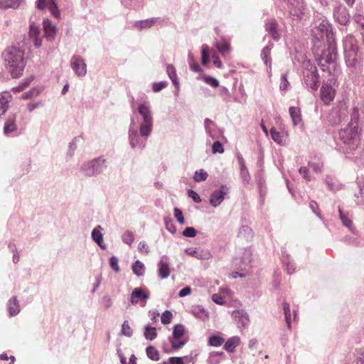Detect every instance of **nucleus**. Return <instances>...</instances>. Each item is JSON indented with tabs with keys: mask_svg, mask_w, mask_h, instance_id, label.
I'll return each mask as SVG.
<instances>
[{
	"mask_svg": "<svg viewBox=\"0 0 364 364\" xmlns=\"http://www.w3.org/2000/svg\"><path fill=\"white\" fill-rule=\"evenodd\" d=\"M133 110L128 129V140L132 149L143 150L154 128V117L150 102L145 101Z\"/></svg>",
	"mask_w": 364,
	"mask_h": 364,
	"instance_id": "nucleus-1",
	"label": "nucleus"
},
{
	"mask_svg": "<svg viewBox=\"0 0 364 364\" xmlns=\"http://www.w3.org/2000/svg\"><path fill=\"white\" fill-rule=\"evenodd\" d=\"M25 49L20 43L8 47L2 53V58L7 71L13 78L20 77L26 65L24 57Z\"/></svg>",
	"mask_w": 364,
	"mask_h": 364,
	"instance_id": "nucleus-2",
	"label": "nucleus"
},
{
	"mask_svg": "<svg viewBox=\"0 0 364 364\" xmlns=\"http://www.w3.org/2000/svg\"><path fill=\"white\" fill-rule=\"evenodd\" d=\"M314 58L323 72L332 75L336 70L337 48L336 43L321 44L312 46Z\"/></svg>",
	"mask_w": 364,
	"mask_h": 364,
	"instance_id": "nucleus-3",
	"label": "nucleus"
},
{
	"mask_svg": "<svg viewBox=\"0 0 364 364\" xmlns=\"http://www.w3.org/2000/svg\"><path fill=\"white\" fill-rule=\"evenodd\" d=\"M313 46L317 43L326 44L336 43L335 33L331 23L328 20H323L318 26H316L311 30Z\"/></svg>",
	"mask_w": 364,
	"mask_h": 364,
	"instance_id": "nucleus-4",
	"label": "nucleus"
},
{
	"mask_svg": "<svg viewBox=\"0 0 364 364\" xmlns=\"http://www.w3.org/2000/svg\"><path fill=\"white\" fill-rule=\"evenodd\" d=\"M107 159L100 156L83 162L80 167V172L86 177H96L107 168Z\"/></svg>",
	"mask_w": 364,
	"mask_h": 364,
	"instance_id": "nucleus-5",
	"label": "nucleus"
},
{
	"mask_svg": "<svg viewBox=\"0 0 364 364\" xmlns=\"http://www.w3.org/2000/svg\"><path fill=\"white\" fill-rule=\"evenodd\" d=\"M339 136L343 143L348 146L347 149L349 151L355 150L359 144V132L355 127L348 125L339 132Z\"/></svg>",
	"mask_w": 364,
	"mask_h": 364,
	"instance_id": "nucleus-6",
	"label": "nucleus"
},
{
	"mask_svg": "<svg viewBox=\"0 0 364 364\" xmlns=\"http://www.w3.org/2000/svg\"><path fill=\"white\" fill-rule=\"evenodd\" d=\"M319 81L320 76L316 67L309 63L307 68L304 71L302 85L314 92L317 90Z\"/></svg>",
	"mask_w": 364,
	"mask_h": 364,
	"instance_id": "nucleus-7",
	"label": "nucleus"
},
{
	"mask_svg": "<svg viewBox=\"0 0 364 364\" xmlns=\"http://www.w3.org/2000/svg\"><path fill=\"white\" fill-rule=\"evenodd\" d=\"M252 259V250L250 247L240 250L237 256L234 259L235 265L240 271L250 272L251 270V262Z\"/></svg>",
	"mask_w": 364,
	"mask_h": 364,
	"instance_id": "nucleus-8",
	"label": "nucleus"
},
{
	"mask_svg": "<svg viewBox=\"0 0 364 364\" xmlns=\"http://www.w3.org/2000/svg\"><path fill=\"white\" fill-rule=\"evenodd\" d=\"M354 42L355 40L352 36L346 37L343 41L346 63L348 66L350 67H355L358 63L355 58L356 46Z\"/></svg>",
	"mask_w": 364,
	"mask_h": 364,
	"instance_id": "nucleus-9",
	"label": "nucleus"
},
{
	"mask_svg": "<svg viewBox=\"0 0 364 364\" xmlns=\"http://www.w3.org/2000/svg\"><path fill=\"white\" fill-rule=\"evenodd\" d=\"M333 6V16L334 21L341 26L348 25L350 20V15L348 10L337 1H335Z\"/></svg>",
	"mask_w": 364,
	"mask_h": 364,
	"instance_id": "nucleus-10",
	"label": "nucleus"
},
{
	"mask_svg": "<svg viewBox=\"0 0 364 364\" xmlns=\"http://www.w3.org/2000/svg\"><path fill=\"white\" fill-rule=\"evenodd\" d=\"M149 296V291L145 287L134 288L130 294V302L132 305H136L140 301L146 304Z\"/></svg>",
	"mask_w": 364,
	"mask_h": 364,
	"instance_id": "nucleus-11",
	"label": "nucleus"
},
{
	"mask_svg": "<svg viewBox=\"0 0 364 364\" xmlns=\"http://www.w3.org/2000/svg\"><path fill=\"white\" fill-rule=\"evenodd\" d=\"M70 67L78 77H84L87 73V65L80 55H74L70 59Z\"/></svg>",
	"mask_w": 364,
	"mask_h": 364,
	"instance_id": "nucleus-12",
	"label": "nucleus"
},
{
	"mask_svg": "<svg viewBox=\"0 0 364 364\" xmlns=\"http://www.w3.org/2000/svg\"><path fill=\"white\" fill-rule=\"evenodd\" d=\"M321 99L325 105H329L334 99L336 90L328 82H323L320 90Z\"/></svg>",
	"mask_w": 364,
	"mask_h": 364,
	"instance_id": "nucleus-13",
	"label": "nucleus"
},
{
	"mask_svg": "<svg viewBox=\"0 0 364 364\" xmlns=\"http://www.w3.org/2000/svg\"><path fill=\"white\" fill-rule=\"evenodd\" d=\"M228 193V188L226 186H222L220 189L214 191L210 197V204L215 208L219 206Z\"/></svg>",
	"mask_w": 364,
	"mask_h": 364,
	"instance_id": "nucleus-14",
	"label": "nucleus"
},
{
	"mask_svg": "<svg viewBox=\"0 0 364 364\" xmlns=\"http://www.w3.org/2000/svg\"><path fill=\"white\" fill-rule=\"evenodd\" d=\"M204 127L206 134L212 139H217L216 132H218L219 135L223 137V130L218 128L213 120L205 118L204 119Z\"/></svg>",
	"mask_w": 364,
	"mask_h": 364,
	"instance_id": "nucleus-15",
	"label": "nucleus"
},
{
	"mask_svg": "<svg viewBox=\"0 0 364 364\" xmlns=\"http://www.w3.org/2000/svg\"><path fill=\"white\" fill-rule=\"evenodd\" d=\"M28 35L35 47L39 48L42 46V39L39 36L40 27L33 21H30Z\"/></svg>",
	"mask_w": 364,
	"mask_h": 364,
	"instance_id": "nucleus-16",
	"label": "nucleus"
},
{
	"mask_svg": "<svg viewBox=\"0 0 364 364\" xmlns=\"http://www.w3.org/2000/svg\"><path fill=\"white\" fill-rule=\"evenodd\" d=\"M185 252L201 260H208L212 257L210 252L208 250H198L196 247H188L185 250Z\"/></svg>",
	"mask_w": 364,
	"mask_h": 364,
	"instance_id": "nucleus-17",
	"label": "nucleus"
},
{
	"mask_svg": "<svg viewBox=\"0 0 364 364\" xmlns=\"http://www.w3.org/2000/svg\"><path fill=\"white\" fill-rule=\"evenodd\" d=\"M168 258L164 255L158 262V273L161 279H166L170 275V267L168 264Z\"/></svg>",
	"mask_w": 364,
	"mask_h": 364,
	"instance_id": "nucleus-18",
	"label": "nucleus"
},
{
	"mask_svg": "<svg viewBox=\"0 0 364 364\" xmlns=\"http://www.w3.org/2000/svg\"><path fill=\"white\" fill-rule=\"evenodd\" d=\"M265 31L274 41H279L281 35L279 33V25L275 19H271L265 23Z\"/></svg>",
	"mask_w": 364,
	"mask_h": 364,
	"instance_id": "nucleus-19",
	"label": "nucleus"
},
{
	"mask_svg": "<svg viewBox=\"0 0 364 364\" xmlns=\"http://www.w3.org/2000/svg\"><path fill=\"white\" fill-rule=\"evenodd\" d=\"M363 106L361 103L355 105L353 107L352 112L350 114V120L348 125L355 127V128L358 129L360 114L363 112Z\"/></svg>",
	"mask_w": 364,
	"mask_h": 364,
	"instance_id": "nucleus-20",
	"label": "nucleus"
},
{
	"mask_svg": "<svg viewBox=\"0 0 364 364\" xmlns=\"http://www.w3.org/2000/svg\"><path fill=\"white\" fill-rule=\"evenodd\" d=\"M44 35L48 41H52L55 36L57 28L49 19L43 21Z\"/></svg>",
	"mask_w": 364,
	"mask_h": 364,
	"instance_id": "nucleus-21",
	"label": "nucleus"
},
{
	"mask_svg": "<svg viewBox=\"0 0 364 364\" xmlns=\"http://www.w3.org/2000/svg\"><path fill=\"white\" fill-rule=\"evenodd\" d=\"M16 114H10L4 126V134L8 135L17 129L16 124Z\"/></svg>",
	"mask_w": 364,
	"mask_h": 364,
	"instance_id": "nucleus-22",
	"label": "nucleus"
},
{
	"mask_svg": "<svg viewBox=\"0 0 364 364\" xmlns=\"http://www.w3.org/2000/svg\"><path fill=\"white\" fill-rule=\"evenodd\" d=\"M273 48V43H269L261 51V58L264 63L269 68L268 72L270 73L272 70V58L270 57L271 50Z\"/></svg>",
	"mask_w": 364,
	"mask_h": 364,
	"instance_id": "nucleus-23",
	"label": "nucleus"
},
{
	"mask_svg": "<svg viewBox=\"0 0 364 364\" xmlns=\"http://www.w3.org/2000/svg\"><path fill=\"white\" fill-rule=\"evenodd\" d=\"M12 96L9 92L5 91L0 93V110L2 111L0 117L4 115L9 107V102Z\"/></svg>",
	"mask_w": 364,
	"mask_h": 364,
	"instance_id": "nucleus-24",
	"label": "nucleus"
},
{
	"mask_svg": "<svg viewBox=\"0 0 364 364\" xmlns=\"http://www.w3.org/2000/svg\"><path fill=\"white\" fill-rule=\"evenodd\" d=\"M158 21L157 18H151L144 20L135 21L133 26L138 31L151 28Z\"/></svg>",
	"mask_w": 364,
	"mask_h": 364,
	"instance_id": "nucleus-25",
	"label": "nucleus"
},
{
	"mask_svg": "<svg viewBox=\"0 0 364 364\" xmlns=\"http://www.w3.org/2000/svg\"><path fill=\"white\" fill-rule=\"evenodd\" d=\"M7 309L10 316H16L20 312V305L16 296H13L9 299Z\"/></svg>",
	"mask_w": 364,
	"mask_h": 364,
	"instance_id": "nucleus-26",
	"label": "nucleus"
},
{
	"mask_svg": "<svg viewBox=\"0 0 364 364\" xmlns=\"http://www.w3.org/2000/svg\"><path fill=\"white\" fill-rule=\"evenodd\" d=\"M289 114L294 126L303 125L301 110L299 107H290Z\"/></svg>",
	"mask_w": 364,
	"mask_h": 364,
	"instance_id": "nucleus-27",
	"label": "nucleus"
},
{
	"mask_svg": "<svg viewBox=\"0 0 364 364\" xmlns=\"http://www.w3.org/2000/svg\"><path fill=\"white\" fill-rule=\"evenodd\" d=\"M191 313L198 318L205 321L208 318V311L201 305H196L191 307Z\"/></svg>",
	"mask_w": 364,
	"mask_h": 364,
	"instance_id": "nucleus-28",
	"label": "nucleus"
},
{
	"mask_svg": "<svg viewBox=\"0 0 364 364\" xmlns=\"http://www.w3.org/2000/svg\"><path fill=\"white\" fill-rule=\"evenodd\" d=\"M102 228L100 225L95 228L91 233L92 240L102 249H105L106 246L103 245V235L102 233Z\"/></svg>",
	"mask_w": 364,
	"mask_h": 364,
	"instance_id": "nucleus-29",
	"label": "nucleus"
},
{
	"mask_svg": "<svg viewBox=\"0 0 364 364\" xmlns=\"http://www.w3.org/2000/svg\"><path fill=\"white\" fill-rule=\"evenodd\" d=\"M240 342V338L239 336H232L227 340L223 346V348L229 352L234 353L235 348L239 346Z\"/></svg>",
	"mask_w": 364,
	"mask_h": 364,
	"instance_id": "nucleus-30",
	"label": "nucleus"
},
{
	"mask_svg": "<svg viewBox=\"0 0 364 364\" xmlns=\"http://www.w3.org/2000/svg\"><path fill=\"white\" fill-rule=\"evenodd\" d=\"M24 2V0H0V9H16Z\"/></svg>",
	"mask_w": 364,
	"mask_h": 364,
	"instance_id": "nucleus-31",
	"label": "nucleus"
},
{
	"mask_svg": "<svg viewBox=\"0 0 364 364\" xmlns=\"http://www.w3.org/2000/svg\"><path fill=\"white\" fill-rule=\"evenodd\" d=\"M166 73L170 78V80L172 81L173 85L175 86L176 89L178 90L179 89V81L177 77L176 70L175 67L169 64L166 66Z\"/></svg>",
	"mask_w": 364,
	"mask_h": 364,
	"instance_id": "nucleus-32",
	"label": "nucleus"
},
{
	"mask_svg": "<svg viewBox=\"0 0 364 364\" xmlns=\"http://www.w3.org/2000/svg\"><path fill=\"white\" fill-rule=\"evenodd\" d=\"M233 316L241 326L245 327L248 324L249 316L247 314L244 312L242 310L234 311Z\"/></svg>",
	"mask_w": 364,
	"mask_h": 364,
	"instance_id": "nucleus-33",
	"label": "nucleus"
},
{
	"mask_svg": "<svg viewBox=\"0 0 364 364\" xmlns=\"http://www.w3.org/2000/svg\"><path fill=\"white\" fill-rule=\"evenodd\" d=\"M282 262L283 265L285 267L287 272L289 274H291L294 272L295 270V264L291 261L289 256L285 252H282Z\"/></svg>",
	"mask_w": 364,
	"mask_h": 364,
	"instance_id": "nucleus-34",
	"label": "nucleus"
},
{
	"mask_svg": "<svg viewBox=\"0 0 364 364\" xmlns=\"http://www.w3.org/2000/svg\"><path fill=\"white\" fill-rule=\"evenodd\" d=\"M215 47L223 56L229 54L230 44L225 39H221L215 43Z\"/></svg>",
	"mask_w": 364,
	"mask_h": 364,
	"instance_id": "nucleus-35",
	"label": "nucleus"
},
{
	"mask_svg": "<svg viewBox=\"0 0 364 364\" xmlns=\"http://www.w3.org/2000/svg\"><path fill=\"white\" fill-rule=\"evenodd\" d=\"M290 5L294 7V9L290 11L294 16H299L304 9V0H290Z\"/></svg>",
	"mask_w": 364,
	"mask_h": 364,
	"instance_id": "nucleus-36",
	"label": "nucleus"
},
{
	"mask_svg": "<svg viewBox=\"0 0 364 364\" xmlns=\"http://www.w3.org/2000/svg\"><path fill=\"white\" fill-rule=\"evenodd\" d=\"M133 273L137 277H142L145 274V266L143 262L136 260L132 265Z\"/></svg>",
	"mask_w": 364,
	"mask_h": 364,
	"instance_id": "nucleus-37",
	"label": "nucleus"
},
{
	"mask_svg": "<svg viewBox=\"0 0 364 364\" xmlns=\"http://www.w3.org/2000/svg\"><path fill=\"white\" fill-rule=\"evenodd\" d=\"M144 336L148 341H153L157 337L156 328L150 324L144 326Z\"/></svg>",
	"mask_w": 364,
	"mask_h": 364,
	"instance_id": "nucleus-38",
	"label": "nucleus"
},
{
	"mask_svg": "<svg viewBox=\"0 0 364 364\" xmlns=\"http://www.w3.org/2000/svg\"><path fill=\"white\" fill-rule=\"evenodd\" d=\"M340 219L343 223V225L348 228L352 232H354V228L353 227V221L348 217V214L344 213L341 208H338Z\"/></svg>",
	"mask_w": 364,
	"mask_h": 364,
	"instance_id": "nucleus-39",
	"label": "nucleus"
},
{
	"mask_svg": "<svg viewBox=\"0 0 364 364\" xmlns=\"http://www.w3.org/2000/svg\"><path fill=\"white\" fill-rule=\"evenodd\" d=\"M185 333V327L183 324H176L173 328L172 336H169L168 338L172 340H178L182 338Z\"/></svg>",
	"mask_w": 364,
	"mask_h": 364,
	"instance_id": "nucleus-40",
	"label": "nucleus"
},
{
	"mask_svg": "<svg viewBox=\"0 0 364 364\" xmlns=\"http://www.w3.org/2000/svg\"><path fill=\"white\" fill-rule=\"evenodd\" d=\"M358 186L359 191L355 193V202L358 205H364V183L358 182Z\"/></svg>",
	"mask_w": 364,
	"mask_h": 364,
	"instance_id": "nucleus-41",
	"label": "nucleus"
},
{
	"mask_svg": "<svg viewBox=\"0 0 364 364\" xmlns=\"http://www.w3.org/2000/svg\"><path fill=\"white\" fill-rule=\"evenodd\" d=\"M147 357L151 360L157 361L159 360V353L155 347L149 346L146 349Z\"/></svg>",
	"mask_w": 364,
	"mask_h": 364,
	"instance_id": "nucleus-42",
	"label": "nucleus"
},
{
	"mask_svg": "<svg viewBox=\"0 0 364 364\" xmlns=\"http://www.w3.org/2000/svg\"><path fill=\"white\" fill-rule=\"evenodd\" d=\"M33 79V76H30L28 77L25 78L19 85L13 87L12 90L15 92H20L23 91L26 87H28L31 84Z\"/></svg>",
	"mask_w": 364,
	"mask_h": 364,
	"instance_id": "nucleus-43",
	"label": "nucleus"
},
{
	"mask_svg": "<svg viewBox=\"0 0 364 364\" xmlns=\"http://www.w3.org/2000/svg\"><path fill=\"white\" fill-rule=\"evenodd\" d=\"M208 173L204 169H199L195 171L193 178L197 183L203 182L207 179Z\"/></svg>",
	"mask_w": 364,
	"mask_h": 364,
	"instance_id": "nucleus-44",
	"label": "nucleus"
},
{
	"mask_svg": "<svg viewBox=\"0 0 364 364\" xmlns=\"http://www.w3.org/2000/svg\"><path fill=\"white\" fill-rule=\"evenodd\" d=\"M239 235L247 240L252 238L253 232L252 229L247 225H242L239 230Z\"/></svg>",
	"mask_w": 364,
	"mask_h": 364,
	"instance_id": "nucleus-45",
	"label": "nucleus"
},
{
	"mask_svg": "<svg viewBox=\"0 0 364 364\" xmlns=\"http://www.w3.org/2000/svg\"><path fill=\"white\" fill-rule=\"evenodd\" d=\"M224 342V338L221 336L212 335L208 338V344L211 346H220Z\"/></svg>",
	"mask_w": 364,
	"mask_h": 364,
	"instance_id": "nucleus-46",
	"label": "nucleus"
},
{
	"mask_svg": "<svg viewBox=\"0 0 364 364\" xmlns=\"http://www.w3.org/2000/svg\"><path fill=\"white\" fill-rule=\"evenodd\" d=\"M270 135L272 139L278 144H284V138L282 135L276 130L275 128L272 127L270 129Z\"/></svg>",
	"mask_w": 364,
	"mask_h": 364,
	"instance_id": "nucleus-47",
	"label": "nucleus"
},
{
	"mask_svg": "<svg viewBox=\"0 0 364 364\" xmlns=\"http://www.w3.org/2000/svg\"><path fill=\"white\" fill-rule=\"evenodd\" d=\"M122 240L130 246L134 240V233L131 230H126L122 235Z\"/></svg>",
	"mask_w": 364,
	"mask_h": 364,
	"instance_id": "nucleus-48",
	"label": "nucleus"
},
{
	"mask_svg": "<svg viewBox=\"0 0 364 364\" xmlns=\"http://www.w3.org/2000/svg\"><path fill=\"white\" fill-rule=\"evenodd\" d=\"M283 309L285 316V321L289 328H291V310L290 306L287 302L283 303Z\"/></svg>",
	"mask_w": 364,
	"mask_h": 364,
	"instance_id": "nucleus-49",
	"label": "nucleus"
},
{
	"mask_svg": "<svg viewBox=\"0 0 364 364\" xmlns=\"http://www.w3.org/2000/svg\"><path fill=\"white\" fill-rule=\"evenodd\" d=\"M288 73L289 72L287 71L283 73L281 76L279 89L282 91L287 90L290 86V83L287 79Z\"/></svg>",
	"mask_w": 364,
	"mask_h": 364,
	"instance_id": "nucleus-50",
	"label": "nucleus"
},
{
	"mask_svg": "<svg viewBox=\"0 0 364 364\" xmlns=\"http://www.w3.org/2000/svg\"><path fill=\"white\" fill-rule=\"evenodd\" d=\"M353 20L363 30L361 34L364 38V16L360 14H355L353 16Z\"/></svg>",
	"mask_w": 364,
	"mask_h": 364,
	"instance_id": "nucleus-51",
	"label": "nucleus"
},
{
	"mask_svg": "<svg viewBox=\"0 0 364 364\" xmlns=\"http://www.w3.org/2000/svg\"><path fill=\"white\" fill-rule=\"evenodd\" d=\"M240 177L242 180V182L245 184H247L250 182V175L249 171L246 166L240 167Z\"/></svg>",
	"mask_w": 364,
	"mask_h": 364,
	"instance_id": "nucleus-52",
	"label": "nucleus"
},
{
	"mask_svg": "<svg viewBox=\"0 0 364 364\" xmlns=\"http://www.w3.org/2000/svg\"><path fill=\"white\" fill-rule=\"evenodd\" d=\"M201 62L203 65H207L209 63L208 46L203 44L201 46Z\"/></svg>",
	"mask_w": 364,
	"mask_h": 364,
	"instance_id": "nucleus-53",
	"label": "nucleus"
},
{
	"mask_svg": "<svg viewBox=\"0 0 364 364\" xmlns=\"http://www.w3.org/2000/svg\"><path fill=\"white\" fill-rule=\"evenodd\" d=\"M121 331L125 336L131 337L132 336L133 332L127 321L123 322Z\"/></svg>",
	"mask_w": 364,
	"mask_h": 364,
	"instance_id": "nucleus-54",
	"label": "nucleus"
},
{
	"mask_svg": "<svg viewBox=\"0 0 364 364\" xmlns=\"http://www.w3.org/2000/svg\"><path fill=\"white\" fill-rule=\"evenodd\" d=\"M355 362L356 364H364V349L359 348L355 350Z\"/></svg>",
	"mask_w": 364,
	"mask_h": 364,
	"instance_id": "nucleus-55",
	"label": "nucleus"
},
{
	"mask_svg": "<svg viewBox=\"0 0 364 364\" xmlns=\"http://www.w3.org/2000/svg\"><path fill=\"white\" fill-rule=\"evenodd\" d=\"M172 317V313L168 310H166L161 315V321L163 324H168L171 323Z\"/></svg>",
	"mask_w": 364,
	"mask_h": 364,
	"instance_id": "nucleus-56",
	"label": "nucleus"
},
{
	"mask_svg": "<svg viewBox=\"0 0 364 364\" xmlns=\"http://www.w3.org/2000/svg\"><path fill=\"white\" fill-rule=\"evenodd\" d=\"M46 7L49 8L52 14L57 17L59 14L55 0H47Z\"/></svg>",
	"mask_w": 364,
	"mask_h": 364,
	"instance_id": "nucleus-57",
	"label": "nucleus"
},
{
	"mask_svg": "<svg viewBox=\"0 0 364 364\" xmlns=\"http://www.w3.org/2000/svg\"><path fill=\"white\" fill-rule=\"evenodd\" d=\"M173 213L174 217L176 218L178 223L181 225H183L185 223V219L182 211L178 208H174Z\"/></svg>",
	"mask_w": 364,
	"mask_h": 364,
	"instance_id": "nucleus-58",
	"label": "nucleus"
},
{
	"mask_svg": "<svg viewBox=\"0 0 364 364\" xmlns=\"http://www.w3.org/2000/svg\"><path fill=\"white\" fill-rule=\"evenodd\" d=\"M168 341L171 343L172 348L176 350L180 349L183 346H185L188 341L187 339H183L178 342H176L175 340H172V338H168Z\"/></svg>",
	"mask_w": 364,
	"mask_h": 364,
	"instance_id": "nucleus-59",
	"label": "nucleus"
},
{
	"mask_svg": "<svg viewBox=\"0 0 364 364\" xmlns=\"http://www.w3.org/2000/svg\"><path fill=\"white\" fill-rule=\"evenodd\" d=\"M166 229L171 234H176V228L171 219H165L164 220Z\"/></svg>",
	"mask_w": 364,
	"mask_h": 364,
	"instance_id": "nucleus-60",
	"label": "nucleus"
},
{
	"mask_svg": "<svg viewBox=\"0 0 364 364\" xmlns=\"http://www.w3.org/2000/svg\"><path fill=\"white\" fill-rule=\"evenodd\" d=\"M119 259L116 256H112L109 259V265L111 268L115 272H119V266L118 264Z\"/></svg>",
	"mask_w": 364,
	"mask_h": 364,
	"instance_id": "nucleus-61",
	"label": "nucleus"
},
{
	"mask_svg": "<svg viewBox=\"0 0 364 364\" xmlns=\"http://www.w3.org/2000/svg\"><path fill=\"white\" fill-rule=\"evenodd\" d=\"M182 235L186 237H194L196 235V230L193 227H186Z\"/></svg>",
	"mask_w": 364,
	"mask_h": 364,
	"instance_id": "nucleus-62",
	"label": "nucleus"
},
{
	"mask_svg": "<svg viewBox=\"0 0 364 364\" xmlns=\"http://www.w3.org/2000/svg\"><path fill=\"white\" fill-rule=\"evenodd\" d=\"M167 85V82L166 81H160L156 82L152 84V90L154 92H159L163 88H164Z\"/></svg>",
	"mask_w": 364,
	"mask_h": 364,
	"instance_id": "nucleus-63",
	"label": "nucleus"
},
{
	"mask_svg": "<svg viewBox=\"0 0 364 364\" xmlns=\"http://www.w3.org/2000/svg\"><path fill=\"white\" fill-rule=\"evenodd\" d=\"M204 82L213 87H217L219 86L218 80L216 78L211 76L204 77Z\"/></svg>",
	"mask_w": 364,
	"mask_h": 364,
	"instance_id": "nucleus-64",
	"label": "nucleus"
}]
</instances>
